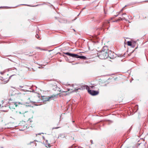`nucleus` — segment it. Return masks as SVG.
Returning <instances> with one entry per match:
<instances>
[{
    "label": "nucleus",
    "instance_id": "1",
    "mask_svg": "<svg viewBox=\"0 0 148 148\" xmlns=\"http://www.w3.org/2000/svg\"><path fill=\"white\" fill-rule=\"evenodd\" d=\"M108 47L107 46H104L102 48V51L98 53V57L101 59H107L108 57Z\"/></svg>",
    "mask_w": 148,
    "mask_h": 148
},
{
    "label": "nucleus",
    "instance_id": "2",
    "mask_svg": "<svg viewBox=\"0 0 148 148\" xmlns=\"http://www.w3.org/2000/svg\"><path fill=\"white\" fill-rule=\"evenodd\" d=\"M85 88L87 90H88V92L92 96H95L98 95L99 94V92L97 91L89 90V87L87 86H82L81 88H78L77 89H75L73 90V92H76L79 90H82L85 89Z\"/></svg>",
    "mask_w": 148,
    "mask_h": 148
},
{
    "label": "nucleus",
    "instance_id": "3",
    "mask_svg": "<svg viewBox=\"0 0 148 148\" xmlns=\"http://www.w3.org/2000/svg\"><path fill=\"white\" fill-rule=\"evenodd\" d=\"M63 54L66 55H67L70 56L73 58H80L83 59H86V58L84 56H80L74 53H71L69 52L63 53Z\"/></svg>",
    "mask_w": 148,
    "mask_h": 148
},
{
    "label": "nucleus",
    "instance_id": "4",
    "mask_svg": "<svg viewBox=\"0 0 148 148\" xmlns=\"http://www.w3.org/2000/svg\"><path fill=\"white\" fill-rule=\"evenodd\" d=\"M61 93L60 92L59 94L58 93L55 95H52L51 96H50V97H47L46 101H49L51 99L53 100L54 99H56V98H57L58 97V95L59 94L60 95V96L61 95H60Z\"/></svg>",
    "mask_w": 148,
    "mask_h": 148
},
{
    "label": "nucleus",
    "instance_id": "5",
    "mask_svg": "<svg viewBox=\"0 0 148 148\" xmlns=\"http://www.w3.org/2000/svg\"><path fill=\"white\" fill-rule=\"evenodd\" d=\"M24 113L25 112H22L20 111H18L16 112V113L15 114V115L17 116H20L22 115H23L24 116H25L24 114Z\"/></svg>",
    "mask_w": 148,
    "mask_h": 148
},
{
    "label": "nucleus",
    "instance_id": "6",
    "mask_svg": "<svg viewBox=\"0 0 148 148\" xmlns=\"http://www.w3.org/2000/svg\"><path fill=\"white\" fill-rule=\"evenodd\" d=\"M108 57L112 59L114 58V53L113 52H112L111 51H108Z\"/></svg>",
    "mask_w": 148,
    "mask_h": 148
},
{
    "label": "nucleus",
    "instance_id": "7",
    "mask_svg": "<svg viewBox=\"0 0 148 148\" xmlns=\"http://www.w3.org/2000/svg\"><path fill=\"white\" fill-rule=\"evenodd\" d=\"M20 104L21 103L20 102H13L9 105V107L10 108L12 107V105H15L16 107H17L18 104Z\"/></svg>",
    "mask_w": 148,
    "mask_h": 148
},
{
    "label": "nucleus",
    "instance_id": "8",
    "mask_svg": "<svg viewBox=\"0 0 148 148\" xmlns=\"http://www.w3.org/2000/svg\"><path fill=\"white\" fill-rule=\"evenodd\" d=\"M127 45L128 46H132V47H134V46H132V43L131 41H128L127 42Z\"/></svg>",
    "mask_w": 148,
    "mask_h": 148
},
{
    "label": "nucleus",
    "instance_id": "9",
    "mask_svg": "<svg viewBox=\"0 0 148 148\" xmlns=\"http://www.w3.org/2000/svg\"><path fill=\"white\" fill-rule=\"evenodd\" d=\"M46 143L45 144V145L46 147H50V144L48 143L47 140H45Z\"/></svg>",
    "mask_w": 148,
    "mask_h": 148
},
{
    "label": "nucleus",
    "instance_id": "10",
    "mask_svg": "<svg viewBox=\"0 0 148 148\" xmlns=\"http://www.w3.org/2000/svg\"><path fill=\"white\" fill-rule=\"evenodd\" d=\"M65 134H60V136L61 138H64L65 137Z\"/></svg>",
    "mask_w": 148,
    "mask_h": 148
},
{
    "label": "nucleus",
    "instance_id": "11",
    "mask_svg": "<svg viewBox=\"0 0 148 148\" xmlns=\"http://www.w3.org/2000/svg\"><path fill=\"white\" fill-rule=\"evenodd\" d=\"M120 18L121 20L123 21V20H125L126 21H127L128 20L126 19L124 17H123L122 18H121V17H120Z\"/></svg>",
    "mask_w": 148,
    "mask_h": 148
},
{
    "label": "nucleus",
    "instance_id": "12",
    "mask_svg": "<svg viewBox=\"0 0 148 148\" xmlns=\"http://www.w3.org/2000/svg\"><path fill=\"white\" fill-rule=\"evenodd\" d=\"M36 36V38H37L38 39H40L39 38H40V36H39L38 35V34H36V36Z\"/></svg>",
    "mask_w": 148,
    "mask_h": 148
},
{
    "label": "nucleus",
    "instance_id": "13",
    "mask_svg": "<svg viewBox=\"0 0 148 148\" xmlns=\"http://www.w3.org/2000/svg\"><path fill=\"white\" fill-rule=\"evenodd\" d=\"M120 20H121L120 18H119L118 19L116 20L115 21H113V22H117L119 21Z\"/></svg>",
    "mask_w": 148,
    "mask_h": 148
},
{
    "label": "nucleus",
    "instance_id": "14",
    "mask_svg": "<svg viewBox=\"0 0 148 148\" xmlns=\"http://www.w3.org/2000/svg\"><path fill=\"white\" fill-rule=\"evenodd\" d=\"M125 7H124L122 9H121V11L119 12H120V13L121 12H122L123 10V8H124Z\"/></svg>",
    "mask_w": 148,
    "mask_h": 148
},
{
    "label": "nucleus",
    "instance_id": "15",
    "mask_svg": "<svg viewBox=\"0 0 148 148\" xmlns=\"http://www.w3.org/2000/svg\"><path fill=\"white\" fill-rule=\"evenodd\" d=\"M110 22L109 21H107L106 22V25L108 24Z\"/></svg>",
    "mask_w": 148,
    "mask_h": 148
},
{
    "label": "nucleus",
    "instance_id": "16",
    "mask_svg": "<svg viewBox=\"0 0 148 148\" xmlns=\"http://www.w3.org/2000/svg\"><path fill=\"white\" fill-rule=\"evenodd\" d=\"M119 14H120V12H118V14L117 15H116L115 16H116V17Z\"/></svg>",
    "mask_w": 148,
    "mask_h": 148
},
{
    "label": "nucleus",
    "instance_id": "17",
    "mask_svg": "<svg viewBox=\"0 0 148 148\" xmlns=\"http://www.w3.org/2000/svg\"><path fill=\"white\" fill-rule=\"evenodd\" d=\"M90 142L91 143V144H92L93 143V141L92 140H90Z\"/></svg>",
    "mask_w": 148,
    "mask_h": 148
},
{
    "label": "nucleus",
    "instance_id": "18",
    "mask_svg": "<svg viewBox=\"0 0 148 148\" xmlns=\"http://www.w3.org/2000/svg\"><path fill=\"white\" fill-rule=\"evenodd\" d=\"M60 92H61V93L62 92H66V91H61V90H60Z\"/></svg>",
    "mask_w": 148,
    "mask_h": 148
},
{
    "label": "nucleus",
    "instance_id": "19",
    "mask_svg": "<svg viewBox=\"0 0 148 148\" xmlns=\"http://www.w3.org/2000/svg\"><path fill=\"white\" fill-rule=\"evenodd\" d=\"M38 5H33L32 6H33V7H36V6H38Z\"/></svg>",
    "mask_w": 148,
    "mask_h": 148
},
{
    "label": "nucleus",
    "instance_id": "20",
    "mask_svg": "<svg viewBox=\"0 0 148 148\" xmlns=\"http://www.w3.org/2000/svg\"><path fill=\"white\" fill-rule=\"evenodd\" d=\"M59 128V127H56V128H53V129H58Z\"/></svg>",
    "mask_w": 148,
    "mask_h": 148
},
{
    "label": "nucleus",
    "instance_id": "21",
    "mask_svg": "<svg viewBox=\"0 0 148 148\" xmlns=\"http://www.w3.org/2000/svg\"><path fill=\"white\" fill-rule=\"evenodd\" d=\"M106 26V25L105 23L103 24V26L105 27Z\"/></svg>",
    "mask_w": 148,
    "mask_h": 148
},
{
    "label": "nucleus",
    "instance_id": "22",
    "mask_svg": "<svg viewBox=\"0 0 148 148\" xmlns=\"http://www.w3.org/2000/svg\"><path fill=\"white\" fill-rule=\"evenodd\" d=\"M18 94V95H19V94H20H20H21V93L20 92V93H18V94Z\"/></svg>",
    "mask_w": 148,
    "mask_h": 148
},
{
    "label": "nucleus",
    "instance_id": "23",
    "mask_svg": "<svg viewBox=\"0 0 148 148\" xmlns=\"http://www.w3.org/2000/svg\"><path fill=\"white\" fill-rule=\"evenodd\" d=\"M20 87H21V88H23V86H20Z\"/></svg>",
    "mask_w": 148,
    "mask_h": 148
},
{
    "label": "nucleus",
    "instance_id": "24",
    "mask_svg": "<svg viewBox=\"0 0 148 148\" xmlns=\"http://www.w3.org/2000/svg\"><path fill=\"white\" fill-rule=\"evenodd\" d=\"M125 14H125V13H123L122 14V15L123 16V15H125Z\"/></svg>",
    "mask_w": 148,
    "mask_h": 148
},
{
    "label": "nucleus",
    "instance_id": "25",
    "mask_svg": "<svg viewBox=\"0 0 148 148\" xmlns=\"http://www.w3.org/2000/svg\"><path fill=\"white\" fill-rule=\"evenodd\" d=\"M68 91H69L70 90V89L69 88H67Z\"/></svg>",
    "mask_w": 148,
    "mask_h": 148
},
{
    "label": "nucleus",
    "instance_id": "26",
    "mask_svg": "<svg viewBox=\"0 0 148 148\" xmlns=\"http://www.w3.org/2000/svg\"><path fill=\"white\" fill-rule=\"evenodd\" d=\"M13 75H11L10 77L9 78H10Z\"/></svg>",
    "mask_w": 148,
    "mask_h": 148
},
{
    "label": "nucleus",
    "instance_id": "27",
    "mask_svg": "<svg viewBox=\"0 0 148 148\" xmlns=\"http://www.w3.org/2000/svg\"><path fill=\"white\" fill-rule=\"evenodd\" d=\"M42 137H43V139H45V137H44V136H43Z\"/></svg>",
    "mask_w": 148,
    "mask_h": 148
},
{
    "label": "nucleus",
    "instance_id": "28",
    "mask_svg": "<svg viewBox=\"0 0 148 148\" xmlns=\"http://www.w3.org/2000/svg\"><path fill=\"white\" fill-rule=\"evenodd\" d=\"M63 56L64 57H66V56H64V55H63Z\"/></svg>",
    "mask_w": 148,
    "mask_h": 148
},
{
    "label": "nucleus",
    "instance_id": "29",
    "mask_svg": "<svg viewBox=\"0 0 148 148\" xmlns=\"http://www.w3.org/2000/svg\"><path fill=\"white\" fill-rule=\"evenodd\" d=\"M77 64V63H76V64Z\"/></svg>",
    "mask_w": 148,
    "mask_h": 148
},
{
    "label": "nucleus",
    "instance_id": "30",
    "mask_svg": "<svg viewBox=\"0 0 148 148\" xmlns=\"http://www.w3.org/2000/svg\"><path fill=\"white\" fill-rule=\"evenodd\" d=\"M73 30H74V31L75 32V30L74 29H73Z\"/></svg>",
    "mask_w": 148,
    "mask_h": 148
},
{
    "label": "nucleus",
    "instance_id": "31",
    "mask_svg": "<svg viewBox=\"0 0 148 148\" xmlns=\"http://www.w3.org/2000/svg\"><path fill=\"white\" fill-rule=\"evenodd\" d=\"M38 68H41V67H38Z\"/></svg>",
    "mask_w": 148,
    "mask_h": 148
},
{
    "label": "nucleus",
    "instance_id": "32",
    "mask_svg": "<svg viewBox=\"0 0 148 148\" xmlns=\"http://www.w3.org/2000/svg\"><path fill=\"white\" fill-rule=\"evenodd\" d=\"M135 43H136L135 42H134V44Z\"/></svg>",
    "mask_w": 148,
    "mask_h": 148
},
{
    "label": "nucleus",
    "instance_id": "33",
    "mask_svg": "<svg viewBox=\"0 0 148 148\" xmlns=\"http://www.w3.org/2000/svg\"><path fill=\"white\" fill-rule=\"evenodd\" d=\"M23 5H25V4H23Z\"/></svg>",
    "mask_w": 148,
    "mask_h": 148
},
{
    "label": "nucleus",
    "instance_id": "34",
    "mask_svg": "<svg viewBox=\"0 0 148 148\" xmlns=\"http://www.w3.org/2000/svg\"><path fill=\"white\" fill-rule=\"evenodd\" d=\"M1 148H3V147H1Z\"/></svg>",
    "mask_w": 148,
    "mask_h": 148
},
{
    "label": "nucleus",
    "instance_id": "35",
    "mask_svg": "<svg viewBox=\"0 0 148 148\" xmlns=\"http://www.w3.org/2000/svg\"><path fill=\"white\" fill-rule=\"evenodd\" d=\"M32 56V55H31V56ZM29 56H31V55H29Z\"/></svg>",
    "mask_w": 148,
    "mask_h": 148
},
{
    "label": "nucleus",
    "instance_id": "36",
    "mask_svg": "<svg viewBox=\"0 0 148 148\" xmlns=\"http://www.w3.org/2000/svg\"><path fill=\"white\" fill-rule=\"evenodd\" d=\"M84 8H84L83 9H84Z\"/></svg>",
    "mask_w": 148,
    "mask_h": 148
},
{
    "label": "nucleus",
    "instance_id": "37",
    "mask_svg": "<svg viewBox=\"0 0 148 148\" xmlns=\"http://www.w3.org/2000/svg\"><path fill=\"white\" fill-rule=\"evenodd\" d=\"M84 8H84L83 9H84Z\"/></svg>",
    "mask_w": 148,
    "mask_h": 148
},
{
    "label": "nucleus",
    "instance_id": "38",
    "mask_svg": "<svg viewBox=\"0 0 148 148\" xmlns=\"http://www.w3.org/2000/svg\"><path fill=\"white\" fill-rule=\"evenodd\" d=\"M0 8H1V7H0Z\"/></svg>",
    "mask_w": 148,
    "mask_h": 148
}]
</instances>
